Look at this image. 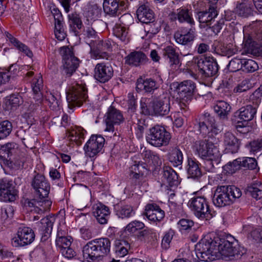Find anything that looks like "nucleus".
<instances>
[{
    "label": "nucleus",
    "mask_w": 262,
    "mask_h": 262,
    "mask_svg": "<svg viewBox=\"0 0 262 262\" xmlns=\"http://www.w3.org/2000/svg\"><path fill=\"white\" fill-rule=\"evenodd\" d=\"M197 66L200 73L205 77H212L216 75L219 70L217 62L210 57L198 59Z\"/></svg>",
    "instance_id": "obj_11"
},
{
    "label": "nucleus",
    "mask_w": 262,
    "mask_h": 262,
    "mask_svg": "<svg viewBox=\"0 0 262 262\" xmlns=\"http://www.w3.org/2000/svg\"><path fill=\"white\" fill-rule=\"evenodd\" d=\"M138 236L139 238H144V239L148 241H155L157 240V238L156 233L150 229H145L140 231Z\"/></svg>",
    "instance_id": "obj_57"
},
{
    "label": "nucleus",
    "mask_w": 262,
    "mask_h": 262,
    "mask_svg": "<svg viewBox=\"0 0 262 262\" xmlns=\"http://www.w3.org/2000/svg\"><path fill=\"white\" fill-rule=\"evenodd\" d=\"M92 44V51L95 58L107 59L108 55L106 51H109L111 47V43L109 40H95Z\"/></svg>",
    "instance_id": "obj_18"
},
{
    "label": "nucleus",
    "mask_w": 262,
    "mask_h": 262,
    "mask_svg": "<svg viewBox=\"0 0 262 262\" xmlns=\"http://www.w3.org/2000/svg\"><path fill=\"white\" fill-rule=\"evenodd\" d=\"M193 148L199 157L210 162L211 168L213 167L212 161H214L216 164L219 162L221 157L219 149L213 143L208 140L196 141Z\"/></svg>",
    "instance_id": "obj_3"
},
{
    "label": "nucleus",
    "mask_w": 262,
    "mask_h": 262,
    "mask_svg": "<svg viewBox=\"0 0 262 262\" xmlns=\"http://www.w3.org/2000/svg\"><path fill=\"white\" fill-rule=\"evenodd\" d=\"M54 11L55 12L53 14L55 20V35L58 40L62 41L66 36L61 23L63 20L62 16L59 10L54 9Z\"/></svg>",
    "instance_id": "obj_33"
},
{
    "label": "nucleus",
    "mask_w": 262,
    "mask_h": 262,
    "mask_svg": "<svg viewBox=\"0 0 262 262\" xmlns=\"http://www.w3.org/2000/svg\"><path fill=\"white\" fill-rule=\"evenodd\" d=\"M12 124L8 120H5L0 123V140L6 138L12 130Z\"/></svg>",
    "instance_id": "obj_50"
},
{
    "label": "nucleus",
    "mask_w": 262,
    "mask_h": 262,
    "mask_svg": "<svg viewBox=\"0 0 262 262\" xmlns=\"http://www.w3.org/2000/svg\"><path fill=\"white\" fill-rule=\"evenodd\" d=\"M163 51V56L169 59L168 63L171 69L173 70L178 69L181 63L179 53L176 52V49L171 46H168Z\"/></svg>",
    "instance_id": "obj_26"
},
{
    "label": "nucleus",
    "mask_w": 262,
    "mask_h": 262,
    "mask_svg": "<svg viewBox=\"0 0 262 262\" xmlns=\"http://www.w3.org/2000/svg\"><path fill=\"white\" fill-rule=\"evenodd\" d=\"M114 34L123 41L127 42L128 40V30L120 25H116L113 28Z\"/></svg>",
    "instance_id": "obj_49"
},
{
    "label": "nucleus",
    "mask_w": 262,
    "mask_h": 262,
    "mask_svg": "<svg viewBox=\"0 0 262 262\" xmlns=\"http://www.w3.org/2000/svg\"><path fill=\"white\" fill-rule=\"evenodd\" d=\"M93 214L100 224H105L107 222L110 212L107 207L99 204L94 208Z\"/></svg>",
    "instance_id": "obj_32"
},
{
    "label": "nucleus",
    "mask_w": 262,
    "mask_h": 262,
    "mask_svg": "<svg viewBox=\"0 0 262 262\" xmlns=\"http://www.w3.org/2000/svg\"><path fill=\"white\" fill-rule=\"evenodd\" d=\"M213 108L215 113L221 119H227L231 110L230 105L224 101L217 102Z\"/></svg>",
    "instance_id": "obj_39"
},
{
    "label": "nucleus",
    "mask_w": 262,
    "mask_h": 262,
    "mask_svg": "<svg viewBox=\"0 0 262 262\" xmlns=\"http://www.w3.org/2000/svg\"><path fill=\"white\" fill-rule=\"evenodd\" d=\"M159 87L158 82L154 79L149 78L143 79L139 78L136 82V89L138 92L153 93Z\"/></svg>",
    "instance_id": "obj_22"
},
{
    "label": "nucleus",
    "mask_w": 262,
    "mask_h": 262,
    "mask_svg": "<svg viewBox=\"0 0 262 262\" xmlns=\"http://www.w3.org/2000/svg\"><path fill=\"white\" fill-rule=\"evenodd\" d=\"M69 25L71 30L76 35L78 34V30H80L82 26L81 20L79 14L72 13L69 15Z\"/></svg>",
    "instance_id": "obj_45"
},
{
    "label": "nucleus",
    "mask_w": 262,
    "mask_h": 262,
    "mask_svg": "<svg viewBox=\"0 0 262 262\" xmlns=\"http://www.w3.org/2000/svg\"><path fill=\"white\" fill-rule=\"evenodd\" d=\"M144 161L147 162L151 170H155L162 165V161L158 154L148 150L142 154Z\"/></svg>",
    "instance_id": "obj_31"
},
{
    "label": "nucleus",
    "mask_w": 262,
    "mask_h": 262,
    "mask_svg": "<svg viewBox=\"0 0 262 262\" xmlns=\"http://www.w3.org/2000/svg\"><path fill=\"white\" fill-rule=\"evenodd\" d=\"M143 215L153 222H160L165 216L164 211L156 204H148L145 206Z\"/></svg>",
    "instance_id": "obj_20"
},
{
    "label": "nucleus",
    "mask_w": 262,
    "mask_h": 262,
    "mask_svg": "<svg viewBox=\"0 0 262 262\" xmlns=\"http://www.w3.org/2000/svg\"><path fill=\"white\" fill-rule=\"evenodd\" d=\"M105 143L104 138L100 135H92L86 142L84 150L90 157H94L102 149Z\"/></svg>",
    "instance_id": "obj_13"
},
{
    "label": "nucleus",
    "mask_w": 262,
    "mask_h": 262,
    "mask_svg": "<svg viewBox=\"0 0 262 262\" xmlns=\"http://www.w3.org/2000/svg\"><path fill=\"white\" fill-rule=\"evenodd\" d=\"M248 191L252 196L256 200L262 198V183L260 182H256L248 187Z\"/></svg>",
    "instance_id": "obj_47"
},
{
    "label": "nucleus",
    "mask_w": 262,
    "mask_h": 262,
    "mask_svg": "<svg viewBox=\"0 0 262 262\" xmlns=\"http://www.w3.org/2000/svg\"><path fill=\"white\" fill-rule=\"evenodd\" d=\"M151 170L147 162L135 161L134 165L129 167V175L130 178L139 179L144 174H147Z\"/></svg>",
    "instance_id": "obj_25"
},
{
    "label": "nucleus",
    "mask_w": 262,
    "mask_h": 262,
    "mask_svg": "<svg viewBox=\"0 0 262 262\" xmlns=\"http://www.w3.org/2000/svg\"><path fill=\"white\" fill-rule=\"evenodd\" d=\"M31 186L34 190L36 198L43 199L47 198L50 190V185L45 177L36 174L31 181Z\"/></svg>",
    "instance_id": "obj_9"
},
{
    "label": "nucleus",
    "mask_w": 262,
    "mask_h": 262,
    "mask_svg": "<svg viewBox=\"0 0 262 262\" xmlns=\"http://www.w3.org/2000/svg\"><path fill=\"white\" fill-rule=\"evenodd\" d=\"M171 139V136L163 127L156 125L149 129L146 140L148 143L156 147L166 146Z\"/></svg>",
    "instance_id": "obj_8"
},
{
    "label": "nucleus",
    "mask_w": 262,
    "mask_h": 262,
    "mask_svg": "<svg viewBox=\"0 0 262 262\" xmlns=\"http://www.w3.org/2000/svg\"><path fill=\"white\" fill-rule=\"evenodd\" d=\"M137 95H135L134 93H129L127 96V104L128 110L131 112H134L137 108Z\"/></svg>",
    "instance_id": "obj_63"
},
{
    "label": "nucleus",
    "mask_w": 262,
    "mask_h": 262,
    "mask_svg": "<svg viewBox=\"0 0 262 262\" xmlns=\"http://www.w3.org/2000/svg\"><path fill=\"white\" fill-rule=\"evenodd\" d=\"M163 181L168 183L170 187L178 186L180 182L177 172L169 167L163 169Z\"/></svg>",
    "instance_id": "obj_34"
},
{
    "label": "nucleus",
    "mask_w": 262,
    "mask_h": 262,
    "mask_svg": "<svg viewBox=\"0 0 262 262\" xmlns=\"http://www.w3.org/2000/svg\"><path fill=\"white\" fill-rule=\"evenodd\" d=\"M113 73L112 66L104 63L97 64L94 69V77L101 83L108 81L113 76Z\"/></svg>",
    "instance_id": "obj_17"
},
{
    "label": "nucleus",
    "mask_w": 262,
    "mask_h": 262,
    "mask_svg": "<svg viewBox=\"0 0 262 262\" xmlns=\"http://www.w3.org/2000/svg\"><path fill=\"white\" fill-rule=\"evenodd\" d=\"M239 161L241 163H239L241 168L244 169H254L256 168L257 164L255 159L249 157L239 158Z\"/></svg>",
    "instance_id": "obj_51"
},
{
    "label": "nucleus",
    "mask_w": 262,
    "mask_h": 262,
    "mask_svg": "<svg viewBox=\"0 0 262 262\" xmlns=\"http://www.w3.org/2000/svg\"><path fill=\"white\" fill-rule=\"evenodd\" d=\"M10 41L20 51L23 52L27 56L32 57L33 56L32 52L28 48L27 46L20 42L17 39L13 37L11 34L7 35Z\"/></svg>",
    "instance_id": "obj_46"
},
{
    "label": "nucleus",
    "mask_w": 262,
    "mask_h": 262,
    "mask_svg": "<svg viewBox=\"0 0 262 262\" xmlns=\"http://www.w3.org/2000/svg\"><path fill=\"white\" fill-rule=\"evenodd\" d=\"M71 237L60 236V234H58V237H57L56 239V245L60 249V251L61 250V249L70 247L71 245Z\"/></svg>",
    "instance_id": "obj_59"
},
{
    "label": "nucleus",
    "mask_w": 262,
    "mask_h": 262,
    "mask_svg": "<svg viewBox=\"0 0 262 262\" xmlns=\"http://www.w3.org/2000/svg\"><path fill=\"white\" fill-rule=\"evenodd\" d=\"M46 100L48 102L50 108L53 111H57L59 108V100L51 92H46Z\"/></svg>",
    "instance_id": "obj_54"
},
{
    "label": "nucleus",
    "mask_w": 262,
    "mask_h": 262,
    "mask_svg": "<svg viewBox=\"0 0 262 262\" xmlns=\"http://www.w3.org/2000/svg\"><path fill=\"white\" fill-rule=\"evenodd\" d=\"M136 13L138 20L142 23H150L154 20V13L147 5L143 4L140 6Z\"/></svg>",
    "instance_id": "obj_29"
},
{
    "label": "nucleus",
    "mask_w": 262,
    "mask_h": 262,
    "mask_svg": "<svg viewBox=\"0 0 262 262\" xmlns=\"http://www.w3.org/2000/svg\"><path fill=\"white\" fill-rule=\"evenodd\" d=\"M151 106L153 114L155 115H167L170 111V97L163 95L155 98L151 102Z\"/></svg>",
    "instance_id": "obj_15"
},
{
    "label": "nucleus",
    "mask_w": 262,
    "mask_h": 262,
    "mask_svg": "<svg viewBox=\"0 0 262 262\" xmlns=\"http://www.w3.org/2000/svg\"><path fill=\"white\" fill-rule=\"evenodd\" d=\"M43 100L42 94L34 95L30 102H26L24 104V109L27 113L31 114L36 111L41 104Z\"/></svg>",
    "instance_id": "obj_42"
},
{
    "label": "nucleus",
    "mask_w": 262,
    "mask_h": 262,
    "mask_svg": "<svg viewBox=\"0 0 262 262\" xmlns=\"http://www.w3.org/2000/svg\"><path fill=\"white\" fill-rule=\"evenodd\" d=\"M105 117L106 127L105 130L107 132H114V125H119L124 120L121 112L112 106L108 108Z\"/></svg>",
    "instance_id": "obj_14"
},
{
    "label": "nucleus",
    "mask_w": 262,
    "mask_h": 262,
    "mask_svg": "<svg viewBox=\"0 0 262 262\" xmlns=\"http://www.w3.org/2000/svg\"><path fill=\"white\" fill-rule=\"evenodd\" d=\"M258 67L257 63L252 59H243L242 70L249 73L255 71Z\"/></svg>",
    "instance_id": "obj_56"
},
{
    "label": "nucleus",
    "mask_w": 262,
    "mask_h": 262,
    "mask_svg": "<svg viewBox=\"0 0 262 262\" xmlns=\"http://www.w3.org/2000/svg\"><path fill=\"white\" fill-rule=\"evenodd\" d=\"M243 59L234 58L229 63L228 69L231 72H236L241 69L242 70Z\"/></svg>",
    "instance_id": "obj_60"
},
{
    "label": "nucleus",
    "mask_w": 262,
    "mask_h": 262,
    "mask_svg": "<svg viewBox=\"0 0 262 262\" xmlns=\"http://www.w3.org/2000/svg\"><path fill=\"white\" fill-rule=\"evenodd\" d=\"M60 54L62 57L63 61L67 60V59L72 58L75 57L72 48L68 47H62L60 49Z\"/></svg>",
    "instance_id": "obj_64"
},
{
    "label": "nucleus",
    "mask_w": 262,
    "mask_h": 262,
    "mask_svg": "<svg viewBox=\"0 0 262 262\" xmlns=\"http://www.w3.org/2000/svg\"><path fill=\"white\" fill-rule=\"evenodd\" d=\"M229 239L217 237L215 239L204 237L195 246L198 254L204 261L213 260L222 257V258L242 256L244 249L239 246L231 236Z\"/></svg>",
    "instance_id": "obj_1"
},
{
    "label": "nucleus",
    "mask_w": 262,
    "mask_h": 262,
    "mask_svg": "<svg viewBox=\"0 0 262 262\" xmlns=\"http://www.w3.org/2000/svg\"><path fill=\"white\" fill-rule=\"evenodd\" d=\"M79 61L76 57L63 60V70L66 74L68 76H71L76 71L79 66Z\"/></svg>",
    "instance_id": "obj_40"
},
{
    "label": "nucleus",
    "mask_w": 262,
    "mask_h": 262,
    "mask_svg": "<svg viewBox=\"0 0 262 262\" xmlns=\"http://www.w3.org/2000/svg\"><path fill=\"white\" fill-rule=\"evenodd\" d=\"M125 63L132 67H139L146 64L148 59L145 54L140 51H134L124 58Z\"/></svg>",
    "instance_id": "obj_21"
},
{
    "label": "nucleus",
    "mask_w": 262,
    "mask_h": 262,
    "mask_svg": "<svg viewBox=\"0 0 262 262\" xmlns=\"http://www.w3.org/2000/svg\"><path fill=\"white\" fill-rule=\"evenodd\" d=\"M257 112L256 107L250 104L241 107L235 112L238 118L245 123L252 120L255 117Z\"/></svg>",
    "instance_id": "obj_28"
},
{
    "label": "nucleus",
    "mask_w": 262,
    "mask_h": 262,
    "mask_svg": "<svg viewBox=\"0 0 262 262\" xmlns=\"http://www.w3.org/2000/svg\"><path fill=\"white\" fill-rule=\"evenodd\" d=\"M144 226L143 223L138 221H134L126 226L125 230L129 233H134L138 230L144 228Z\"/></svg>",
    "instance_id": "obj_58"
},
{
    "label": "nucleus",
    "mask_w": 262,
    "mask_h": 262,
    "mask_svg": "<svg viewBox=\"0 0 262 262\" xmlns=\"http://www.w3.org/2000/svg\"><path fill=\"white\" fill-rule=\"evenodd\" d=\"M195 30V28L192 26L188 29L182 28L180 31H177L174 35L176 41L183 45L190 44L194 39Z\"/></svg>",
    "instance_id": "obj_19"
},
{
    "label": "nucleus",
    "mask_w": 262,
    "mask_h": 262,
    "mask_svg": "<svg viewBox=\"0 0 262 262\" xmlns=\"http://www.w3.org/2000/svg\"><path fill=\"white\" fill-rule=\"evenodd\" d=\"M84 129L81 127H75L67 133L69 140L75 143L77 146L81 144L84 139Z\"/></svg>",
    "instance_id": "obj_37"
},
{
    "label": "nucleus",
    "mask_w": 262,
    "mask_h": 262,
    "mask_svg": "<svg viewBox=\"0 0 262 262\" xmlns=\"http://www.w3.org/2000/svg\"><path fill=\"white\" fill-rule=\"evenodd\" d=\"M250 84L248 80L245 79L238 83L233 89V92L241 93L246 92L250 89Z\"/></svg>",
    "instance_id": "obj_61"
},
{
    "label": "nucleus",
    "mask_w": 262,
    "mask_h": 262,
    "mask_svg": "<svg viewBox=\"0 0 262 262\" xmlns=\"http://www.w3.org/2000/svg\"><path fill=\"white\" fill-rule=\"evenodd\" d=\"M120 0H104L103 7L105 13L112 16H119L123 11V3Z\"/></svg>",
    "instance_id": "obj_24"
},
{
    "label": "nucleus",
    "mask_w": 262,
    "mask_h": 262,
    "mask_svg": "<svg viewBox=\"0 0 262 262\" xmlns=\"http://www.w3.org/2000/svg\"><path fill=\"white\" fill-rule=\"evenodd\" d=\"M18 197L17 190L12 182L5 179L0 180V201L12 202Z\"/></svg>",
    "instance_id": "obj_10"
},
{
    "label": "nucleus",
    "mask_w": 262,
    "mask_h": 262,
    "mask_svg": "<svg viewBox=\"0 0 262 262\" xmlns=\"http://www.w3.org/2000/svg\"><path fill=\"white\" fill-rule=\"evenodd\" d=\"M101 8L97 4L91 5L88 10L89 16L93 19L99 18L101 15Z\"/></svg>",
    "instance_id": "obj_62"
},
{
    "label": "nucleus",
    "mask_w": 262,
    "mask_h": 262,
    "mask_svg": "<svg viewBox=\"0 0 262 262\" xmlns=\"http://www.w3.org/2000/svg\"><path fill=\"white\" fill-rule=\"evenodd\" d=\"M19 150V145L15 142H10L0 146V156L7 159Z\"/></svg>",
    "instance_id": "obj_36"
},
{
    "label": "nucleus",
    "mask_w": 262,
    "mask_h": 262,
    "mask_svg": "<svg viewBox=\"0 0 262 262\" xmlns=\"http://www.w3.org/2000/svg\"><path fill=\"white\" fill-rule=\"evenodd\" d=\"M239 158L234 160L232 162H229L223 167L224 171L227 174H232L237 170L241 169Z\"/></svg>",
    "instance_id": "obj_55"
},
{
    "label": "nucleus",
    "mask_w": 262,
    "mask_h": 262,
    "mask_svg": "<svg viewBox=\"0 0 262 262\" xmlns=\"http://www.w3.org/2000/svg\"><path fill=\"white\" fill-rule=\"evenodd\" d=\"M17 236L12 239V243L15 247L24 246L33 242L35 234L30 228L19 227L17 232Z\"/></svg>",
    "instance_id": "obj_12"
},
{
    "label": "nucleus",
    "mask_w": 262,
    "mask_h": 262,
    "mask_svg": "<svg viewBox=\"0 0 262 262\" xmlns=\"http://www.w3.org/2000/svg\"><path fill=\"white\" fill-rule=\"evenodd\" d=\"M31 86L35 95L42 94L40 91L43 87V80L40 74L35 76L32 79Z\"/></svg>",
    "instance_id": "obj_53"
},
{
    "label": "nucleus",
    "mask_w": 262,
    "mask_h": 262,
    "mask_svg": "<svg viewBox=\"0 0 262 262\" xmlns=\"http://www.w3.org/2000/svg\"><path fill=\"white\" fill-rule=\"evenodd\" d=\"M111 246V241L107 237L91 240L83 247V256L88 260H99L109 254Z\"/></svg>",
    "instance_id": "obj_2"
},
{
    "label": "nucleus",
    "mask_w": 262,
    "mask_h": 262,
    "mask_svg": "<svg viewBox=\"0 0 262 262\" xmlns=\"http://www.w3.org/2000/svg\"><path fill=\"white\" fill-rule=\"evenodd\" d=\"M22 102V98L18 95L12 94L6 97L4 108L6 111L15 110Z\"/></svg>",
    "instance_id": "obj_38"
},
{
    "label": "nucleus",
    "mask_w": 262,
    "mask_h": 262,
    "mask_svg": "<svg viewBox=\"0 0 262 262\" xmlns=\"http://www.w3.org/2000/svg\"><path fill=\"white\" fill-rule=\"evenodd\" d=\"M130 246L125 241H118L116 243V252L120 257H123L128 253Z\"/></svg>",
    "instance_id": "obj_52"
},
{
    "label": "nucleus",
    "mask_w": 262,
    "mask_h": 262,
    "mask_svg": "<svg viewBox=\"0 0 262 262\" xmlns=\"http://www.w3.org/2000/svg\"><path fill=\"white\" fill-rule=\"evenodd\" d=\"M241 195L240 189L234 186H219L215 190L213 203L219 207L228 206Z\"/></svg>",
    "instance_id": "obj_4"
},
{
    "label": "nucleus",
    "mask_w": 262,
    "mask_h": 262,
    "mask_svg": "<svg viewBox=\"0 0 262 262\" xmlns=\"http://www.w3.org/2000/svg\"><path fill=\"white\" fill-rule=\"evenodd\" d=\"M115 209L116 215L122 219L129 218L135 213L132 206L129 205H117Z\"/></svg>",
    "instance_id": "obj_44"
},
{
    "label": "nucleus",
    "mask_w": 262,
    "mask_h": 262,
    "mask_svg": "<svg viewBox=\"0 0 262 262\" xmlns=\"http://www.w3.org/2000/svg\"><path fill=\"white\" fill-rule=\"evenodd\" d=\"M169 161L173 166H178L182 164L183 156L181 150L177 147L172 148L168 154Z\"/></svg>",
    "instance_id": "obj_41"
},
{
    "label": "nucleus",
    "mask_w": 262,
    "mask_h": 262,
    "mask_svg": "<svg viewBox=\"0 0 262 262\" xmlns=\"http://www.w3.org/2000/svg\"><path fill=\"white\" fill-rule=\"evenodd\" d=\"M201 28L210 26L211 21L217 16L218 12L216 7L209 6L208 10L199 12L198 13Z\"/></svg>",
    "instance_id": "obj_23"
},
{
    "label": "nucleus",
    "mask_w": 262,
    "mask_h": 262,
    "mask_svg": "<svg viewBox=\"0 0 262 262\" xmlns=\"http://www.w3.org/2000/svg\"><path fill=\"white\" fill-rule=\"evenodd\" d=\"M187 172L193 178H198L202 176V172L199 167L198 162L195 159L188 158L187 160Z\"/></svg>",
    "instance_id": "obj_43"
},
{
    "label": "nucleus",
    "mask_w": 262,
    "mask_h": 262,
    "mask_svg": "<svg viewBox=\"0 0 262 262\" xmlns=\"http://www.w3.org/2000/svg\"><path fill=\"white\" fill-rule=\"evenodd\" d=\"M235 12L238 15L246 17L252 14L253 10L250 4L244 3L236 6Z\"/></svg>",
    "instance_id": "obj_48"
},
{
    "label": "nucleus",
    "mask_w": 262,
    "mask_h": 262,
    "mask_svg": "<svg viewBox=\"0 0 262 262\" xmlns=\"http://www.w3.org/2000/svg\"><path fill=\"white\" fill-rule=\"evenodd\" d=\"M25 204L29 207H34V211L37 212L38 214H41L49 209L51 206L52 202L47 200L46 198L43 199L36 198L31 200H26Z\"/></svg>",
    "instance_id": "obj_27"
},
{
    "label": "nucleus",
    "mask_w": 262,
    "mask_h": 262,
    "mask_svg": "<svg viewBox=\"0 0 262 262\" xmlns=\"http://www.w3.org/2000/svg\"><path fill=\"white\" fill-rule=\"evenodd\" d=\"M223 143L227 151L232 154L237 152L239 147V142L232 133L228 132L224 134Z\"/></svg>",
    "instance_id": "obj_30"
},
{
    "label": "nucleus",
    "mask_w": 262,
    "mask_h": 262,
    "mask_svg": "<svg viewBox=\"0 0 262 262\" xmlns=\"http://www.w3.org/2000/svg\"><path fill=\"white\" fill-rule=\"evenodd\" d=\"M54 218L46 217L41 220L40 231L42 234L41 240L46 241L52 232Z\"/></svg>",
    "instance_id": "obj_35"
},
{
    "label": "nucleus",
    "mask_w": 262,
    "mask_h": 262,
    "mask_svg": "<svg viewBox=\"0 0 262 262\" xmlns=\"http://www.w3.org/2000/svg\"><path fill=\"white\" fill-rule=\"evenodd\" d=\"M188 206L194 215L199 219H204L213 216L209 203L203 196H194L191 198L188 201Z\"/></svg>",
    "instance_id": "obj_6"
},
{
    "label": "nucleus",
    "mask_w": 262,
    "mask_h": 262,
    "mask_svg": "<svg viewBox=\"0 0 262 262\" xmlns=\"http://www.w3.org/2000/svg\"><path fill=\"white\" fill-rule=\"evenodd\" d=\"M88 98L87 95V89L85 84L76 83L73 85L67 92V99L68 103V107L73 109L75 106L79 107L84 102H85Z\"/></svg>",
    "instance_id": "obj_5"
},
{
    "label": "nucleus",
    "mask_w": 262,
    "mask_h": 262,
    "mask_svg": "<svg viewBox=\"0 0 262 262\" xmlns=\"http://www.w3.org/2000/svg\"><path fill=\"white\" fill-rule=\"evenodd\" d=\"M168 17L171 21L178 20L180 23H186L191 26L194 25L192 13L188 9L180 8L173 10L169 13Z\"/></svg>",
    "instance_id": "obj_16"
},
{
    "label": "nucleus",
    "mask_w": 262,
    "mask_h": 262,
    "mask_svg": "<svg viewBox=\"0 0 262 262\" xmlns=\"http://www.w3.org/2000/svg\"><path fill=\"white\" fill-rule=\"evenodd\" d=\"M195 88V83L190 80H184L177 86L178 98L180 100V106L182 109L187 108L192 100Z\"/></svg>",
    "instance_id": "obj_7"
}]
</instances>
